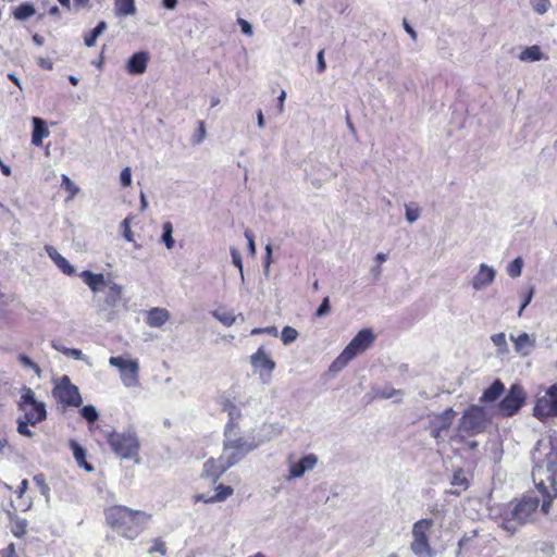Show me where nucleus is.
I'll return each instance as SVG.
<instances>
[{
  "instance_id": "nucleus-1",
  "label": "nucleus",
  "mask_w": 557,
  "mask_h": 557,
  "mask_svg": "<svg viewBox=\"0 0 557 557\" xmlns=\"http://www.w3.org/2000/svg\"><path fill=\"white\" fill-rule=\"evenodd\" d=\"M281 434L282 426L277 423H263L256 430V434L250 436L240 435L236 426L228 423L224 431V458L234 466L250 451Z\"/></svg>"
},
{
  "instance_id": "nucleus-2",
  "label": "nucleus",
  "mask_w": 557,
  "mask_h": 557,
  "mask_svg": "<svg viewBox=\"0 0 557 557\" xmlns=\"http://www.w3.org/2000/svg\"><path fill=\"white\" fill-rule=\"evenodd\" d=\"M550 449L542 463L533 470V480L543 496L542 512H549L553 500L557 497V441H550Z\"/></svg>"
},
{
  "instance_id": "nucleus-3",
  "label": "nucleus",
  "mask_w": 557,
  "mask_h": 557,
  "mask_svg": "<svg viewBox=\"0 0 557 557\" xmlns=\"http://www.w3.org/2000/svg\"><path fill=\"white\" fill-rule=\"evenodd\" d=\"M107 522L123 537L134 540L145 529L151 515L125 506H113L106 511Z\"/></svg>"
},
{
  "instance_id": "nucleus-4",
  "label": "nucleus",
  "mask_w": 557,
  "mask_h": 557,
  "mask_svg": "<svg viewBox=\"0 0 557 557\" xmlns=\"http://www.w3.org/2000/svg\"><path fill=\"white\" fill-rule=\"evenodd\" d=\"M543 505V496L536 487L524 495L521 500L511 504L502 518L500 527L509 534L515 533L521 525L530 521L539 506Z\"/></svg>"
},
{
  "instance_id": "nucleus-5",
  "label": "nucleus",
  "mask_w": 557,
  "mask_h": 557,
  "mask_svg": "<svg viewBox=\"0 0 557 557\" xmlns=\"http://www.w3.org/2000/svg\"><path fill=\"white\" fill-rule=\"evenodd\" d=\"M375 341V334L370 329L359 331L356 336L344 348L341 355L332 362V371H341L350 360L366 351Z\"/></svg>"
},
{
  "instance_id": "nucleus-6",
  "label": "nucleus",
  "mask_w": 557,
  "mask_h": 557,
  "mask_svg": "<svg viewBox=\"0 0 557 557\" xmlns=\"http://www.w3.org/2000/svg\"><path fill=\"white\" fill-rule=\"evenodd\" d=\"M491 423V414L487 409L479 405L470 406L458 422V431L466 435L482 433Z\"/></svg>"
},
{
  "instance_id": "nucleus-7",
  "label": "nucleus",
  "mask_w": 557,
  "mask_h": 557,
  "mask_svg": "<svg viewBox=\"0 0 557 557\" xmlns=\"http://www.w3.org/2000/svg\"><path fill=\"white\" fill-rule=\"evenodd\" d=\"M434 522L432 519H421L413 523L410 549L416 557H434L435 550L430 543V534Z\"/></svg>"
},
{
  "instance_id": "nucleus-8",
  "label": "nucleus",
  "mask_w": 557,
  "mask_h": 557,
  "mask_svg": "<svg viewBox=\"0 0 557 557\" xmlns=\"http://www.w3.org/2000/svg\"><path fill=\"white\" fill-rule=\"evenodd\" d=\"M17 407L23 412L20 418L26 420L33 426L47 418L45 403L37 400L34 391L27 386L21 389Z\"/></svg>"
},
{
  "instance_id": "nucleus-9",
  "label": "nucleus",
  "mask_w": 557,
  "mask_h": 557,
  "mask_svg": "<svg viewBox=\"0 0 557 557\" xmlns=\"http://www.w3.org/2000/svg\"><path fill=\"white\" fill-rule=\"evenodd\" d=\"M111 449L122 459L138 457L139 441L133 431L111 432L107 436Z\"/></svg>"
},
{
  "instance_id": "nucleus-10",
  "label": "nucleus",
  "mask_w": 557,
  "mask_h": 557,
  "mask_svg": "<svg viewBox=\"0 0 557 557\" xmlns=\"http://www.w3.org/2000/svg\"><path fill=\"white\" fill-rule=\"evenodd\" d=\"M109 364L117 369L120 379L124 387L139 388V361L136 358L116 356L109 358Z\"/></svg>"
},
{
  "instance_id": "nucleus-11",
  "label": "nucleus",
  "mask_w": 557,
  "mask_h": 557,
  "mask_svg": "<svg viewBox=\"0 0 557 557\" xmlns=\"http://www.w3.org/2000/svg\"><path fill=\"white\" fill-rule=\"evenodd\" d=\"M533 414L541 421L557 417V384L539 391Z\"/></svg>"
},
{
  "instance_id": "nucleus-12",
  "label": "nucleus",
  "mask_w": 557,
  "mask_h": 557,
  "mask_svg": "<svg viewBox=\"0 0 557 557\" xmlns=\"http://www.w3.org/2000/svg\"><path fill=\"white\" fill-rule=\"evenodd\" d=\"M52 394L59 403L65 406L78 407L83 403L78 387L72 384L66 375H63L55 383Z\"/></svg>"
},
{
  "instance_id": "nucleus-13",
  "label": "nucleus",
  "mask_w": 557,
  "mask_h": 557,
  "mask_svg": "<svg viewBox=\"0 0 557 557\" xmlns=\"http://www.w3.org/2000/svg\"><path fill=\"white\" fill-rule=\"evenodd\" d=\"M250 364L262 383H269L275 369V361L263 346L250 356Z\"/></svg>"
},
{
  "instance_id": "nucleus-14",
  "label": "nucleus",
  "mask_w": 557,
  "mask_h": 557,
  "mask_svg": "<svg viewBox=\"0 0 557 557\" xmlns=\"http://www.w3.org/2000/svg\"><path fill=\"white\" fill-rule=\"evenodd\" d=\"M525 397V392L520 385H512L508 394L499 403L497 407L498 413L503 417H511L516 414L523 406Z\"/></svg>"
},
{
  "instance_id": "nucleus-15",
  "label": "nucleus",
  "mask_w": 557,
  "mask_h": 557,
  "mask_svg": "<svg viewBox=\"0 0 557 557\" xmlns=\"http://www.w3.org/2000/svg\"><path fill=\"white\" fill-rule=\"evenodd\" d=\"M456 417V411L451 408L444 410L441 413L434 414L430 421L431 435L440 443L444 442L447 437L449 428L451 426Z\"/></svg>"
},
{
  "instance_id": "nucleus-16",
  "label": "nucleus",
  "mask_w": 557,
  "mask_h": 557,
  "mask_svg": "<svg viewBox=\"0 0 557 557\" xmlns=\"http://www.w3.org/2000/svg\"><path fill=\"white\" fill-rule=\"evenodd\" d=\"M287 481L300 479L308 471H311L318 465V457L314 454H308L296 460L293 455L287 458Z\"/></svg>"
},
{
  "instance_id": "nucleus-17",
  "label": "nucleus",
  "mask_w": 557,
  "mask_h": 557,
  "mask_svg": "<svg viewBox=\"0 0 557 557\" xmlns=\"http://www.w3.org/2000/svg\"><path fill=\"white\" fill-rule=\"evenodd\" d=\"M496 270L486 263L479 265L478 272L474 274L471 285L475 292L484 290L492 285L496 278Z\"/></svg>"
},
{
  "instance_id": "nucleus-18",
  "label": "nucleus",
  "mask_w": 557,
  "mask_h": 557,
  "mask_svg": "<svg viewBox=\"0 0 557 557\" xmlns=\"http://www.w3.org/2000/svg\"><path fill=\"white\" fill-rule=\"evenodd\" d=\"M233 467L222 453L219 459H209L203 465L202 474L215 482L228 468Z\"/></svg>"
},
{
  "instance_id": "nucleus-19",
  "label": "nucleus",
  "mask_w": 557,
  "mask_h": 557,
  "mask_svg": "<svg viewBox=\"0 0 557 557\" xmlns=\"http://www.w3.org/2000/svg\"><path fill=\"white\" fill-rule=\"evenodd\" d=\"M510 339L513 343L515 351L521 356H528L536 343L534 335L524 332L518 335L510 334Z\"/></svg>"
},
{
  "instance_id": "nucleus-20",
  "label": "nucleus",
  "mask_w": 557,
  "mask_h": 557,
  "mask_svg": "<svg viewBox=\"0 0 557 557\" xmlns=\"http://www.w3.org/2000/svg\"><path fill=\"white\" fill-rule=\"evenodd\" d=\"M149 54L145 51L134 53L126 63V70L129 74L140 75L147 70Z\"/></svg>"
},
{
  "instance_id": "nucleus-21",
  "label": "nucleus",
  "mask_w": 557,
  "mask_h": 557,
  "mask_svg": "<svg viewBox=\"0 0 557 557\" xmlns=\"http://www.w3.org/2000/svg\"><path fill=\"white\" fill-rule=\"evenodd\" d=\"M171 318L165 308L154 307L146 312V324L150 327H162Z\"/></svg>"
},
{
  "instance_id": "nucleus-22",
  "label": "nucleus",
  "mask_w": 557,
  "mask_h": 557,
  "mask_svg": "<svg viewBox=\"0 0 557 557\" xmlns=\"http://www.w3.org/2000/svg\"><path fill=\"white\" fill-rule=\"evenodd\" d=\"M46 251L50 259L54 262V264L66 275L75 274V268L61 255L59 251L52 247L47 246Z\"/></svg>"
},
{
  "instance_id": "nucleus-23",
  "label": "nucleus",
  "mask_w": 557,
  "mask_h": 557,
  "mask_svg": "<svg viewBox=\"0 0 557 557\" xmlns=\"http://www.w3.org/2000/svg\"><path fill=\"white\" fill-rule=\"evenodd\" d=\"M32 123L34 126L32 134V144L34 146L39 147L42 145V139L47 138L50 135V132L47 127L46 122L40 117L34 116L32 119Z\"/></svg>"
},
{
  "instance_id": "nucleus-24",
  "label": "nucleus",
  "mask_w": 557,
  "mask_h": 557,
  "mask_svg": "<svg viewBox=\"0 0 557 557\" xmlns=\"http://www.w3.org/2000/svg\"><path fill=\"white\" fill-rule=\"evenodd\" d=\"M81 277L94 293L99 292L102 286L108 285L104 275L101 273H94L86 270L81 273Z\"/></svg>"
},
{
  "instance_id": "nucleus-25",
  "label": "nucleus",
  "mask_w": 557,
  "mask_h": 557,
  "mask_svg": "<svg viewBox=\"0 0 557 557\" xmlns=\"http://www.w3.org/2000/svg\"><path fill=\"white\" fill-rule=\"evenodd\" d=\"M518 58L522 62H535L548 59L547 54L543 52L539 46H531L522 49Z\"/></svg>"
},
{
  "instance_id": "nucleus-26",
  "label": "nucleus",
  "mask_w": 557,
  "mask_h": 557,
  "mask_svg": "<svg viewBox=\"0 0 557 557\" xmlns=\"http://www.w3.org/2000/svg\"><path fill=\"white\" fill-rule=\"evenodd\" d=\"M123 287L114 282L108 284V292L106 295L104 304L109 308H114L122 299Z\"/></svg>"
},
{
  "instance_id": "nucleus-27",
  "label": "nucleus",
  "mask_w": 557,
  "mask_h": 557,
  "mask_svg": "<svg viewBox=\"0 0 557 557\" xmlns=\"http://www.w3.org/2000/svg\"><path fill=\"white\" fill-rule=\"evenodd\" d=\"M504 391V384L499 380H496L488 388L483 392L482 396L480 397V401L485 404L493 403L499 398Z\"/></svg>"
},
{
  "instance_id": "nucleus-28",
  "label": "nucleus",
  "mask_w": 557,
  "mask_h": 557,
  "mask_svg": "<svg viewBox=\"0 0 557 557\" xmlns=\"http://www.w3.org/2000/svg\"><path fill=\"white\" fill-rule=\"evenodd\" d=\"M70 447L73 451L74 458L79 467H84L86 471L91 472L94 468L86 461L85 449L75 441H70Z\"/></svg>"
},
{
  "instance_id": "nucleus-29",
  "label": "nucleus",
  "mask_w": 557,
  "mask_h": 557,
  "mask_svg": "<svg viewBox=\"0 0 557 557\" xmlns=\"http://www.w3.org/2000/svg\"><path fill=\"white\" fill-rule=\"evenodd\" d=\"M36 13L35 7L32 3H22L13 11V16L17 21H26Z\"/></svg>"
},
{
  "instance_id": "nucleus-30",
  "label": "nucleus",
  "mask_w": 557,
  "mask_h": 557,
  "mask_svg": "<svg viewBox=\"0 0 557 557\" xmlns=\"http://www.w3.org/2000/svg\"><path fill=\"white\" fill-rule=\"evenodd\" d=\"M212 315L225 326H231L235 323L236 317L233 312L224 308H218L212 312Z\"/></svg>"
},
{
  "instance_id": "nucleus-31",
  "label": "nucleus",
  "mask_w": 557,
  "mask_h": 557,
  "mask_svg": "<svg viewBox=\"0 0 557 557\" xmlns=\"http://www.w3.org/2000/svg\"><path fill=\"white\" fill-rule=\"evenodd\" d=\"M162 235L161 242L165 245L166 249L171 250L174 247V238H173V225L171 222L166 221L162 224Z\"/></svg>"
},
{
  "instance_id": "nucleus-32",
  "label": "nucleus",
  "mask_w": 557,
  "mask_h": 557,
  "mask_svg": "<svg viewBox=\"0 0 557 557\" xmlns=\"http://www.w3.org/2000/svg\"><path fill=\"white\" fill-rule=\"evenodd\" d=\"M233 488L228 485L219 484L215 487V494L210 497L211 502L220 503L224 502L226 498H228L231 495H233Z\"/></svg>"
},
{
  "instance_id": "nucleus-33",
  "label": "nucleus",
  "mask_w": 557,
  "mask_h": 557,
  "mask_svg": "<svg viewBox=\"0 0 557 557\" xmlns=\"http://www.w3.org/2000/svg\"><path fill=\"white\" fill-rule=\"evenodd\" d=\"M451 485L456 487V490L450 491L451 494H460L461 491L467 488V479L461 470L454 473Z\"/></svg>"
},
{
  "instance_id": "nucleus-34",
  "label": "nucleus",
  "mask_w": 557,
  "mask_h": 557,
  "mask_svg": "<svg viewBox=\"0 0 557 557\" xmlns=\"http://www.w3.org/2000/svg\"><path fill=\"white\" fill-rule=\"evenodd\" d=\"M115 11L119 15H128L135 12L134 0H115Z\"/></svg>"
},
{
  "instance_id": "nucleus-35",
  "label": "nucleus",
  "mask_w": 557,
  "mask_h": 557,
  "mask_svg": "<svg viewBox=\"0 0 557 557\" xmlns=\"http://www.w3.org/2000/svg\"><path fill=\"white\" fill-rule=\"evenodd\" d=\"M491 341L498 348L499 355H505L508 352V345L505 333L500 332L493 334L491 336Z\"/></svg>"
},
{
  "instance_id": "nucleus-36",
  "label": "nucleus",
  "mask_w": 557,
  "mask_h": 557,
  "mask_svg": "<svg viewBox=\"0 0 557 557\" xmlns=\"http://www.w3.org/2000/svg\"><path fill=\"white\" fill-rule=\"evenodd\" d=\"M134 216L133 215H128L126 216L122 222H121V228H122V233H123V237L129 242V243H134L135 244V247L138 248L139 245H137L134 240V234L131 230V224H132V221H133Z\"/></svg>"
},
{
  "instance_id": "nucleus-37",
  "label": "nucleus",
  "mask_w": 557,
  "mask_h": 557,
  "mask_svg": "<svg viewBox=\"0 0 557 557\" xmlns=\"http://www.w3.org/2000/svg\"><path fill=\"white\" fill-rule=\"evenodd\" d=\"M522 268H523V260L521 257H517L515 260H512L508 265H507V274L512 277V278H517L521 275L522 273Z\"/></svg>"
},
{
  "instance_id": "nucleus-38",
  "label": "nucleus",
  "mask_w": 557,
  "mask_h": 557,
  "mask_svg": "<svg viewBox=\"0 0 557 557\" xmlns=\"http://www.w3.org/2000/svg\"><path fill=\"white\" fill-rule=\"evenodd\" d=\"M18 362L21 363V366L23 368L30 369L32 371H34V373L37 375V377H39V379L41 377V370H40L39 366L36 362H34L26 355H20Z\"/></svg>"
},
{
  "instance_id": "nucleus-39",
  "label": "nucleus",
  "mask_w": 557,
  "mask_h": 557,
  "mask_svg": "<svg viewBox=\"0 0 557 557\" xmlns=\"http://www.w3.org/2000/svg\"><path fill=\"white\" fill-rule=\"evenodd\" d=\"M298 337V332L292 326H284L281 332V339L284 345H289Z\"/></svg>"
},
{
  "instance_id": "nucleus-40",
  "label": "nucleus",
  "mask_w": 557,
  "mask_h": 557,
  "mask_svg": "<svg viewBox=\"0 0 557 557\" xmlns=\"http://www.w3.org/2000/svg\"><path fill=\"white\" fill-rule=\"evenodd\" d=\"M81 416L89 423H94L98 420L99 413L92 405H87L81 409Z\"/></svg>"
},
{
  "instance_id": "nucleus-41",
  "label": "nucleus",
  "mask_w": 557,
  "mask_h": 557,
  "mask_svg": "<svg viewBox=\"0 0 557 557\" xmlns=\"http://www.w3.org/2000/svg\"><path fill=\"white\" fill-rule=\"evenodd\" d=\"M230 251H231V256H232V262L238 269L240 278H242V281H244L245 276H244V267H243L242 255L238 251V249L235 247H231Z\"/></svg>"
},
{
  "instance_id": "nucleus-42",
  "label": "nucleus",
  "mask_w": 557,
  "mask_h": 557,
  "mask_svg": "<svg viewBox=\"0 0 557 557\" xmlns=\"http://www.w3.org/2000/svg\"><path fill=\"white\" fill-rule=\"evenodd\" d=\"M550 5V0H531V7L533 11L540 15L548 12Z\"/></svg>"
},
{
  "instance_id": "nucleus-43",
  "label": "nucleus",
  "mask_w": 557,
  "mask_h": 557,
  "mask_svg": "<svg viewBox=\"0 0 557 557\" xmlns=\"http://www.w3.org/2000/svg\"><path fill=\"white\" fill-rule=\"evenodd\" d=\"M420 208L416 205L406 206V220L408 223H413L420 218Z\"/></svg>"
},
{
  "instance_id": "nucleus-44",
  "label": "nucleus",
  "mask_w": 557,
  "mask_h": 557,
  "mask_svg": "<svg viewBox=\"0 0 557 557\" xmlns=\"http://www.w3.org/2000/svg\"><path fill=\"white\" fill-rule=\"evenodd\" d=\"M61 186L69 191L71 197H74L78 191L79 188L75 185L74 182L70 180V177L65 174L62 175V183Z\"/></svg>"
},
{
  "instance_id": "nucleus-45",
  "label": "nucleus",
  "mask_w": 557,
  "mask_h": 557,
  "mask_svg": "<svg viewBox=\"0 0 557 557\" xmlns=\"http://www.w3.org/2000/svg\"><path fill=\"white\" fill-rule=\"evenodd\" d=\"M28 425H30L29 422H27L24 419L18 418L17 419V429H16L17 433L23 436H26V437H33L34 432L28 428Z\"/></svg>"
},
{
  "instance_id": "nucleus-46",
  "label": "nucleus",
  "mask_w": 557,
  "mask_h": 557,
  "mask_svg": "<svg viewBox=\"0 0 557 557\" xmlns=\"http://www.w3.org/2000/svg\"><path fill=\"white\" fill-rule=\"evenodd\" d=\"M150 554L159 553L160 555L164 556L166 554V545L165 542L161 539H157L153 541L152 546L149 549Z\"/></svg>"
},
{
  "instance_id": "nucleus-47",
  "label": "nucleus",
  "mask_w": 557,
  "mask_h": 557,
  "mask_svg": "<svg viewBox=\"0 0 557 557\" xmlns=\"http://www.w3.org/2000/svg\"><path fill=\"white\" fill-rule=\"evenodd\" d=\"M376 396L384 399L401 396V392L394 388H383L376 392Z\"/></svg>"
},
{
  "instance_id": "nucleus-48",
  "label": "nucleus",
  "mask_w": 557,
  "mask_h": 557,
  "mask_svg": "<svg viewBox=\"0 0 557 557\" xmlns=\"http://www.w3.org/2000/svg\"><path fill=\"white\" fill-rule=\"evenodd\" d=\"M120 181L123 187H129L132 185V171L131 168L126 166L122 170Z\"/></svg>"
},
{
  "instance_id": "nucleus-49",
  "label": "nucleus",
  "mask_w": 557,
  "mask_h": 557,
  "mask_svg": "<svg viewBox=\"0 0 557 557\" xmlns=\"http://www.w3.org/2000/svg\"><path fill=\"white\" fill-rule=\"evenodd\" d=\"M258 334H269L271 336L276 337L278 335V331L275 326L256 327L251 331V335Z\"/></svg>"
},
{
  "instance_id": "nucleus-50",
  "label": "nucleus",
  "mask_w": 557,
  "mask_h": 557,
  "mask_svg": "<svg viewBox=\"0 0 557 557\" xmlns=\"http://www.w3.org/2000/svg\"><path fill=\"white\" fill-rule=\"evenodd\" d=\"M244 235H245V237L247 239L248 250H249L250 255L252 257H255L256 253H257L256 244H255V236H253L252 232L249 231V230H246Z\"/></svg>"
},
{
  "instance_id": "nucleus-51",
  "label": "nucleus",
  "mask_w": 557,
  "mask_h": 557,
  "mask_svg": "<svg viewBox=\"0 0 557 557\" xmlns=\"http://www.w3.org/2000/svg\"><path fill=\"white\" fill-rule=\"evenodd\" d=\"M66 356L67 357H71V358H74L76 360H83L85 361L87 364H90L88 358L83 354V351L81 349H77V348H70L67 351H66Z\"/></svg>"
},
{
  "instance_id": "nucleus-52",
  "label": "nucleus",
  "mask_w": 557,
  "mask_h": 557,
  "mask_svg": "<svg viewBox=\"0 0 557 557\" xmlns=\"http://www.w3.org/2000/svg\"><path fill=\"white\" fill-rule=\"evenodd\" d=\"M330 309H331L330 308V299H329V297H325L322 300L321 305L319 306V308H318V310L315 312V315L318 318H322V317L326 315L330 312Z\"/></svg>"
},
{
  "instance_id": "nucleus-53",
  "label": "nucleus",
  "mask_w": 557,
  "mask_h": 557,
  "mask_svg": "<svg viewBox=\"0 0 557 557\" xmlns=\"http://www.w3.org/2000/svg\"><path fill=\"white\" fill-rule=\"evenodd\" d=\"M34 481L36 482V484L40 487V492L42 495L47 496L49 494V486L47 485V483L45 482V478L42 474H38L34 478Z\"/></svg>"
},
{
  "instance_id": "nucleus-54",
  "label": "nucleus",
  "mask_w": 557,
  "mask_h": 557,
  "mask_svg": "<svg viewBox=\"0 0 557 557\" xmlns=\"http://www.w3.org/2000/svg\"><path fill=\"white\" fill-rule=\"evenodd\" d=\"M317 70L319 73H323L326 70V64L324 60V50L321 49L317 54Z\"/></svg>"
},
{
  "instance_id": "nucleus-55",
  "label": "nucleus",
  "mask_w": 557,
  "mask_h": 557,
  "mask_svg": "<svg viewBox=\"0 0 557 557\" xmlns=\"http://www.w3.org/2000/svg\"><path fill=\"white\" fill-rule=\"evenodd\" d=\"M238 24L244 34L249 35L252 33V26L248 21L244 18H238Z\"/></svg>"
},
{
  "instance_id": "nucleus-56",
  "label": "nucleus",
  "mask_w": 557,
  "mask_h": 557,
  "mask_svg": "<svg viewBox=\"0 0 557 557\" xmlns=\"http://www.w3.org/2000/svg\"><path fill=\"white\" fill-rule=\"evenodd\" d=\"M37 64L41 67V69H45V70H52L53 67V63L52 61L49 59V58H38L37 59Z\"/></svg>"
},
{
  "instance_id": "nucleus-57",
  "label": "nucleus",
  "mask_w": 557,
  "mask_h": 557,
  "mask_svg": "<svg viewBox=\"0 0 557 557\" xmlns=\"http://www.w3.org/2000/svg\"><path fill=\"white\" fill-rule=\"evenodd\" d=\"M206 137V128H205V124L203 122H200L199 123V129H198V133L196 135V139H195V143L196 144H200Z\"/></svg>"
},
{
  "instance_id": "nucleus-58",
  "label": "nucleus",
  "mask_w": 557,
  "mask_h": 557,
  "mask_svg": "<svg viewBox=\"0 0 557 557\" xmlns=\"http://www.w3.org/2000/svg\"><path fill=\"white\" fill-rule=\"evenodd\" d=\"M532 297H533V289H530L529 293L527 294L525 298H524V301L522 302L519 311H518V315L521 317L522 315V312L524 310V308L530 304V301L532 300Z\"/></svg>"
},
{
  "instance_id": "nucleus-59",
  "label": "nucleus",
  "mask_w": 557,
  "mask_h": 557,
  "mask_svg": "<svg viewBox=\"0 0 557 557\" xmlns=\"http://www.w3.org/2000/svg\"><path fill=\"white\" fill-rule=\"evenodd\" d=\"M221 407L223 411H228L230 416L233 418V410H235V406L233 404L225 401V398H222Z\"/></svg>"
},
{
  "instance_id": "nucleus-60",
  "label": "nucleus",
  "mask_w": 557,
  "mask_h": 557,
  "mask_svg": "<svg viewBox=\"0 0 557 557\" xmlns=\"http://www.w3.org/2000/svg\"><path fill=\"white\" fill-rule=\"evenodd\" d=\"M257 125L260 129L264 128L265 126V122H264V116H263V112L261 109H259L257 111Z\"/></svg>"
},
{
  "instance_id": "nucleus-61",
  "label": "nucleus",
  "mask_w": 557,
  "mask_h": 557,
  "mask_svg": "<svg viewBox=\"0 0 557 557\" xmlns=\"http://www.w3.org/2000/svg\"><path fill=\"white\" fill-rule=\"evenodd\" d=\"M27 486H28V481L26 479L22 480L20 486H18V490L16 491L17 493V496L21 498L25 491L27 490Z\"/></svg>"
},
{
  "instance_id": "nucleus-62",
  "label": "nucleus",
  "mask_w": 557,
  "mask_h": 557,
  "mask_svg": "<svg viewBox=\"0 0 557 557\" xmlns=\"http://www.w3.org/2000/svg\"><path fill=\"white\" fill-rule=\"evenodd\" d=\"M285 99H286V91L285 90H282L278 98H277V101H278V111L282 113L284 111V102H285Z\"/></svg>"
},
{
  "instance_id": "nucleus-63",
  "label": "nucleus",
  "mask_w": 557,
  "mask_h": 557,
  "mask_svg": "<svg viewBox=\"0 0 557 557\" xmlns=\"http://www.w3.org/2000/svg\"><path fill=\"white\" fill-rule=\"evenodd\" d=\"M51 346H52L53 349H55L57 351L62 352L65 356H66V351L70 349V348H67V347H65V346H63V345H61V344H59L57 342H52Z\"/></svg>"
},
{
  "instance_id": "nucleus-64",
  "label": "nucleus",
  "mask_w": 557,
  "mask_h": 557,
  "mask_svg": "<svg viewBox=\"0 0 557 557\" xmlns=\"http://www.w3.org/2000/svg\"><path fill=\"white\" fill-rule=\"evenodd\" d=\"M162 4L168 10H174L177 4V0H163Z\"/></svg>"
}]
</instances>
